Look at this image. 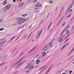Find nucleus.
I'll return each instance as SVG.
<instances>
[{
  "label": "nucleus",
  "instance_id": "obj_63",
  "mask_svg": "<svg viewBox=\"0 0 74 74\" xmlns=\"http://www.w3.org/2000/svg\"><path fill=\"white\" fill-rule=\"evenodd\" d=\"M18 66L17 65V66L15 67V68L16 69H17V68H18Z\"/></svg>",
  "mask_w": 74,
  "mask_h": 74
},
{
  "label": "nucleus",
  "instance_id": "obj_33",
  "mask_svg": "<svg viewBox=\"0 0 74 74\" xmlns=\"http://www.w3.org/2000/svg\"><path fill=\"white\" fill-rule=\"evenodd\" d=\"M74 57V56H71V57L69 59V60H70V59H72V58H73Z\"/></svg>",
  "mask_w": 74,
  "mask_h": 74
},
{
  "label": "nucleus",
  "instance_id": "obj_43",
  "mask_svg": "<svg viewBox=\"0 0 74 74\" xmlns=\"http://www.w3.org/2000/svg\"><path fill=\"white\" fill-rule=\"evenodd\" d=\"M71 73H72V71H69V73L70 74H71Z\"/></svg>",
  "mask_w": 74,
  "mask_h": 74
},
{
  "label": "nucleus",
  "instance_id": "obj_37",
  "mask_svg": "<svg viewBox=\"0 0 74 74\" xmlns=\"http://www.w3.org/2000/svg\"><path fill=\"white\" fill-rule=\"evenodd\" d=\"M24 52H22L20 55H19V57H20V56H21L22 55H23V54L24 53Z\"/></svg>",
  "mask_w": 74,
  "mask_h": 74
},
{
  "label": "nucleus",
  "instance_id": "obj_47",
  "mask_svg": "<svg viewBox=\"0 0 74 74\" xmlns=\"http://www.w3.org/2000/svg\"><path fill=\"white\" fill-rule=\"evenodd\" d=\"M69 10H70V9H68V10H67V12H66V13H67H67H68V11H69Z\"/></svg>",
  "mask_w": 74,
  "mask_h": 74
},
{
  "label": "nucleus",
  "instance_id": "obj_11",
  "mask_svg": "<svg viewBox=\"0 0 74 74\" xmlns=\"http://www.w3.org/2000/svg\"><path fill=\"white\" fill-rule=\"evenodd\" d=\"M36 48V47H35L34 48H33L29 52H28V53H31V52H33L35 49Z\"/></svg>",
  "mask_w": 74,
  "mask_h": 74
},
{
  "label": "nucleus",
  "instance_id": "obj_35",
  "mask_svg": "<svg viewBox=\"0 0 74 74\" xmlns=\"http://www.w3.org/2000/svg\"><path fill=\"white\" fill-rule=\"evenodd\" d=\"M5 63H2L0 64V66H3V64H5Z\"/></svg>",
  "mask_w": 74,
  "mask_h": 74
},
{
  "label": "nucleus",
  "instance_id": "obj_41",
  "mask_svg": "<svg viewBox=\"0 0 74 74\" xmlns=\"http://www.w3.org/2000/svg\"><path fill=\"white\" fill-rule=\"evenodd\" d=\"M74 50V47H73V48L72 49L71 51L73 52V51Z\"/></svg>",
  "mask_w": 74,
  "mask_h": 74
},
{
  "label": "nucleus",
  "instance_id": "obj_56",
  "mask_svg": "<svg viewBox=\"0 0 74 74\" xmlns=\"http://www.w3.org/2000/svg\"><path fill=\"white\" fill-rule=\"evenodd\" d=\"M31 1V0H29L27 1V3H29V2Z\"/></svg>",
  "mask_w": 74,
  "mask_h": 74
},
{
  "label": "nucleus",
  "instance_id": "obj_30",
  "mask_svg": "<svg viewBox=\"0 0 74 74\" xmlns=\"http://www.w3.org/2000/svg\"><path fill=\"white\" fill-rule=\"evenodd\" d=\"M49 2L50 4H53V2L52 1H49Z\"/></svg>",
  "mask_w": 74,
  "mask_h": 74
},
{
  "label": "nucleus",
  "instance_id": "obj_20",
  "mask_svg": "<svg viewBox=\"0 0 74 74\" xmlns=\"http://www.w3.org/2000/svg\"><path fill=\"white\" fill-rule=\"evenodd\" d=\"M7 1H4L3 2V5H5L7 4Z\"/></svg>",
  "mask_w": 74,
  "mask_h": 74
},
{
  "label": "nucleus",
  "instance_id": "obj_5",
  "mask_svg": "<svg viewBox=\"0 0 74 74\" xmlns=\"http://www.w3.org/2000/svg\"><path fill=\"white\" fill-rule=\"evenodd\" d=\"M65 31H66V29H64L62 31V32L60 36H61V37L64 38V37H65V34H64L63 35V33H64V32H65Z\"/></svg>",
  "mask_w": 74,
  "mask_h": 74
},
{
  "label": "nucleus",
  "instance_id": "obj_21",
  "mask_svg": "<svg viewBox=\"0 0 74 74\" xmlns=\"http://www.w3.org/2000/svg\"><path fill=\"white\" fill-rule=\"evenodd\" d=\"M36 6H37L38 7H41V6H42V5L41 3H38L36 5Z\"/></svg>",
  "mask_w": 74,
  "mask_h": 74
},
{
  "label": "nucleus",
  "instance_id": "obj_62",
  "mask_svg": "<svg viewBox=\"0 0 74 74\" xmlns=\"http://www.w3.org/2000/svg\"><path fill=\"white\" fill-rule=\"evenodd\" d=\"M74 29V27H72V30H73V29Z\"/></svg>",
  "mask_w": 74,
  "mask_h": 74
},
{
  "label": "nucleus",
  "instance_id": "obj_8",
  "mask_svg": "<svg viewBox=\"0 0 74 74\" xmlns=\"http://www.w3.org/2000/svg\"><path fill=\"white\" fill-rule=\"evenodd\" d=\"M23 5H24V3H21L19 4L18 6L20 8H22V7H23Z\"/></svg>",
  "mask_w": 74,
  "mask_h": 74
},
{
  "label": "nucleus",
  "instance_id": "obj_18",
  "mask_svg": "<svg viewBox=\"0 0 74 74\" xmlns=\"http://www.w3.org/2000/svg\"><path fill=\"white\" fill-rule=\"evenodd\" d=\"M28 35H27V34L25 35L23 37V40H25L26 37L28 36Z\"/></svg>",
  "mask_w": 74,
  "mask_h": 74
},
{
  "label": "nucleus",
  "instance_id": "obj_15",
  "mask_svg": "<svg viewBox=\"0 0 74 74\" xmlns=\"http://www.w3.org/2000/svg\"><path fill=\"white\" fill-rule=\"evenodd\" d=\"M62 41H63V38H60L58 40V42H61Z\"/></svg>",
  "mask_w": 74,
  "mask_h": 74
},
{
  "label": "nucleus",
  "instance_id": "obj_57",
  "mask_svg": "<svg viewBox=\"0 0 74 74\" xmlns=\"http://www.w3.org/2000/svg\"><path fill=\"white\" fill-rule=\"evenodd\" d=\"M2 21H3V19H0V22H1Z\"/></svg>",
  "mask_w": 74,
  "mask_h": 74
},
{
  "label": "nucleus",
  "instance_id": "obj_31",
  "mask_svg": "<svg viewBox=\"0 0 74 74\" xmlns=\"http://www.w3.org/2000/svg\"><path fill=\"white\" fill-rule=\"evenodd\" d=\"M61 71H62V70L58 71L56 73V74H59V73H60V72H61Z\"/></svg>",
  "mask_w": 74,
  "mask_h": 74
},
{
  "label": "nucleus",
  "instance_id": "obj_24",
  "mask_svg": "<svg viewBox=\"0 0 74 74\" xmlns=\"http://www.w3.org/2000/svg\"><path fill=\"white\" fill-rule=\"evenodd\" d=\"M25 56H23L22 58L18 61L19 62H21V61L23 60V58H25Z\"/></svg>",
  "mask_w": 74,
  "mask_h": 74
},
{
  "label": "nucleus",
  "instance_id": "obj_16",
  "mask_svg": "<svg viewBox=\"0 0 74 74\" xmlns=\"http://www.w3.org/2000/svg\"><path fill=\"white\" fill-rule=\"evenodd\" d=\"M20 62H19V61H18V62H16L15 63L13 64L12 65V67H14V66H15V65H16V64H18Z\"/></svg>",
  "mask_w": 74,
  "mask_h": 74
},
{
  "label": "nucleus",
  "instance_id": "obj_32",
  "mask_svg": "<svg viewBox=\"0 0 74 74\" xmlns=\"http://www.w3.org/2000/svg\"><path fill=\"white\" fill-rule=\"evenodd\" d=\"M5 38H2L0 39V41H3V40H5Z\"/></svg>",
  "mask_w": 74,
  "mask_h": 74
},
{
  "label": "nucleus",
  "instance_id": "obj_29",
  "mask_svg": "<svg viewBox=\"0 0 74 74\" xmlns=\"http://www.w3.org/2000/svg\"><path fill=\"white\" fill-rule=\"evenodd\" d=\"M25 62H26L25 60H24L22 61L21 63H20L21 64H23V63H25Z\"/></svg>",
  "mask_w": 74,
  "mask_h": 74
},
{
  "label": "nucleus",
  "instance_id": "obj_12",
  "mask_svg": "<svg viewBox=\"0 0 74 74\" xmlns=\"http://www.w3.org/2000/svg\"><path fill=\"white\" fill-rule=\"evenodd\" d=\"M69 44H70V42H69L68 43H66V44H65L63 47L61 49V51H62V50L63 49H64V48H65V47H66V46H67V45H69Z\"/></svg>",
  "mask_w": 74,
  "mask_h": 74
},
{
  "label": "nucleus",
  "instance_id": "obj_61",
  "mask_svg": "<svg viewBox=\"0 0 74 74\" xmlns=\"http://www.w3.org/2000/svg\"><path fill=\"white\" fill-rule=\"evenodd\" d=\"M18 71H17L15 72L14 73V74H16V73H18Z\"/></svg>",
  "mask_w": 74,
  "mask_h": 74
},
{
  "label": "nucleus",
  "instance_id": "obj_55",
  "mask_svg": "<svg viewBox=\"0 0 74 74\" xmlns=\"http://www.w3.org/2000/svg\"><path fill=\"white\" fill-rule=\"evenodd\" d=\"M32 26V25H30L29 27V28H30Z\"/></svg>",
  "mask_w": 74,
  "mask_h": 74
},
{
  "label": "nucleus",
  "instance_id": "obj_27",
  "mask_svg": "<svg viewBox=\"0 0 74 74\" xmlns=\"http://www.w3.org/2000/svg\"><path fill=\"white\" fill-rule=\"evenodd\" d=\"M35 13L36 14H40V11L37 10L35 12Z\"/></svg>",
  "mask_w": 74,
  "mask_h": 74
},
{
  "label": "nucleus",
  "instance_id": "obj_45",
  "mask_svg": "<svg viewBox=\"0 0 74 74\" xmlns=\"http://www.w3.org/2000/svg\"><path fill=\"white\" fill-rule=\"evenodd\" d=\"M70 35H71V34H69L66 37H69L70 36Z\"/></svg>",
  "mask_w": 74,
  "mask_h": 74
},
{
  "label": "nucleus",
  "instance_id": "obj_26",
  "mask_svg": "<svg viewBox=\"0 0 74 74\" xmlns=\"http://www.w3.org/2000/svg\"><path fill=\"white\" fill-rule=\"evenodd\" d=\"M16 36H15L13 37V38H12L10 40V41H12V40H14V39L16 37Z\"/></svg>",
  "mask_w": 74,
  "mask_h": 74
},
{
  "label": "nucleus",
  "instance_id": "obj_39",
  "mask_svg": "<svg viewBox=\"0 0 74 74\" xmlns=\"http://www.w3.org/2000/svg\"><path fill=\"white\" fill-rule=\"evenodd\" d=\"M71 15V14H69L67 17H66V18H69V17H70Z\"/></svg>",
  "mask_w": 74,
  "mask_h": 74
},
{
  "label": "nucleus",
  "instance_id": "obj_9",
  "mask_svg": "<svg viewBox=\"0 0 74 74\" xmlns=\"http://www.w3.org/2000/svg\"><path fill=\"white\" fill-rule=\"evenodd\" d=\"M34 68V66H30L28 68V71H30L31 70H32V69H33Z\"/></svg>",
  "mask_w": 74,
  "mask_h": 74
},
{
  "label": "nucleus",
  "instance_id": "obj_48",
  "mask_svg": "<svg viewBox=\"0 0 74 74\" xmlns=\"http://www.w3.org/2000/svg\"><path fill=\"white\" fill-rule=\"evenodd\" d=\"M31 34H32V33H31L29 35V36L27 37V39H28L30 37V36L31 35Z\"/></svg>",
  "mask_w": 74,
  "mask_h": 74
},
{
  "label": "nucleus",
  "instance_id": "obj_54",
  "mask_svg": "<svg viewBox=\"0 0 74 74\" xmlns=\"http://www.w3.org/2000/svg\"><path fill=\"white\" fill-rule=\"evenodd\" d=\"M38 55H39V54H38V55H36V56H35V57H36V58L38 56Z\"/></svg>",
  "mask_w": 74,
  "mask_h": 74
},
{
  "label": "nucleus",
  "instance_id": "obj_44",
  "mask_svg": "<svg viewBox=\"0 0 74 74\" xmlns=\"http://www.w3.org/2000/svg\"><path fill=\"white\" fill-rule=\"evenodd\" d=\"M68 27H68V26H67L64 29V30H65V29L66 30H67V29L68 28Z\"/></svg>",
  "mask_w": 74,
  "mask_h": 74
},
{
  "label": "nucleus",
  "instance_id": "obj_42",
  "mask_svg": "<svg viewBox=\"0 0 74 74\" xmlns=\"http://www.w3.org/2000/svg\"><path fill=\"white\" fill-rule=\"evenodd\" d=\"M50 27H50V26H49L47 28V31L49 30V28H50Z\"/></svg>",
  "mask_w": 74,
  "mask_h": 74
},
{
  "label": "nucleus",
  "instance_id": "obj_10",
  "mask_svg": "<svg viewBox=\"0 0 74 74\" xmlns=\"http://www.w3.org/2000/svg\"><path fill=\"white\" fill-rule=\"evenodd\" d=\"M63 18V17H62L61 18L60 20H59V21L57 23V26H58V25H59V24H60V22H61V21H62V19Z\"/></svg>",
  "mask_w": 74,
  "mask_h": 74
},
{
  "label": "nucleus",
  "instance_id": "obj_22",
  "mask_svg": "<svg viewBox=\"0 0 74 74\" xmlns=\"http://www.w3.org/2000/svg\"><path fill=\"white\" fill-rule=\"evenodd\" d=\"M49 46H50V47H51H51H52L53 45L52 42H49Z\"/></svg>",
  "mask_w": 74,
  "mask_h": 74
},
{
  "label": "nucleus",
  "instance_id": "obj_25",
  "mask_svg": "<svg viewBox=\"0 0 74 74\" xmlns=\"http://www.w3.org/2000/svg\"><path fill=\"white\" fill-rule=\"evenodd\" d=\"M38 6H36L35 7V8H34V9L35 10H38Z\"/></svg>",
  "mask_w": 74,
  "mask_h": 74
},
{
  "label": "nucleus",
  "instance_id": "obj_40",
  "mask_svg": "<svg viewBox=\"0 0 74 74\" xmlns=\"http://www.w3.org/2000/svg\"><path fill=\"white\" fill-rule=\"evenodd\" d=\"M52 22H51V23H50L49 26H50V27H51V25H52Z\"/></svg>",
  "mask_w": 74,
  "mask_h": 74
},
{
  "label": "nucleus",
  "instance_id": "obj_19",
  "mask_svg": "<svg viewBox=\"0 0 74 74\" xmlns=\"http://www.w3.org/2000/svg\"><path fill=\"white\" fill-rule=\"evenodd\" d=\"M40 62V60L38 59H37L36 61V64H39Z\"/></svg>",
  "mask_w": 74,
  "mask_h": 74
},
{
  "label": "nucleus",
  "instance_id": "obj_3",
  "mask_svg": "<svg viewBox=\"0 0 74 74\" xmlns=\"http://www.w3.org/2000/svg\"><path fill=\"white\" fill-rule=\"evenodd\" d=\"M11 7V5L10 4H8L7 6L5 8V10H8V9L10 8Z\"/></svg>",
  "mask_w": 74,
  "mask_h": 74
},
{
  "label": "nucleus",
  "instance_id": "obj_52",
  "mask_svg": "<svg viewBox=\"0 0 74 74\" xmlns=\"http://www.w3.org/2000/svg\"><path fill=\"white\" fill-rule=\"evenodd\" d=\"M4 29V28H2L0 29V31H1V30H3Z\"/></svg>",
  "mask_w": 74,
  "mask_h": 74
},
{
  "label": "nucleus",
  "instance_id": "obj_28",
  "mask_svg": "<svg viewBox=\"0 0 74 74\" xmlns=\"http://www.w3.org/2000/svg\"><path fill=\"white\" fill-rule=\"evenodd\" d=\"M66 34H69L70 32H69V30H67L66 31Z\"/></svg>",
  "mask_w": 74,
  "mask_h": 74
},
{
  "label": "nucleus",
  "instance_id": "obj_64",
  "mask_svg": "<svg viewBox=\"0 0 74 74\" xmlns=\"http://www.w3.org/2000/svg\"><path fill=\"white\" fill-rule=\"evenodd\" d=\"M74 18L73 17L72 18L71 20L72 21V20H74Z\"/></svg>",
  "mask_w": 74,
  "mask_h": 74
},
{
  "label": "nucleus",
  "instance_id": "obj_23",
  "mask_svg": "<svg viewBox=\"0 0 74 74\" xmlns=\"http://www.w3.org/2000/svg\"><path fill=\"white\" fill-rule=\"evenodd\" d=\"M47 66H46L45 67L43 68L41 70V72H42V71H44V70H45V69H46V68H47Z\"/></svg>",
  "mask_w": 74,
  "mask_h": 74
},
{
  "label": "nucleus",
  "instance_id": "obj_59",
  "mask_svg": "<svg viewBox=\"0 0 74 74\" xmlns=\"http://www.w3.org/2000/svg\"><path fill=\"white\" fill-rule=\"evenodd\" d=\"M57 10H58V8L56 7V11H57Z\"/></svg>",
  "mask_w": 74,
  "mask_h": 74
},
{
  "label": "nucleus",
  "instance_id": "obj_13",
  "mask_svg": "<svg viewBox=\"0 0 74 74\" xmlns=\"http://www.w3.org/2000/svg\"><path fill=\"white\" fill-rule=\"evenodd\" d=\"M73 3H72L71 4V5L69 6L68 9L69 10V9H70L71 7L73 6V3H74V0H72Z\"/></svg>",
  "mask_w": 74,
  "mask_h": 74
},
{
  "label": "nucleus",
  "instance_id": "obj_50",
  "mask_svg": "<svg viewBox=\"0 0 74 74\" xmlns=\"http://www.w3.org/2000/svg\"><path fill=\"white\" fill-rule=\"evenodd\" d=\"M26 15H27V14H23L22 15V16H25Z\"/></svg>",
  "mask_w": 74,
  "mask_h": 74
},
{
  "label": "nucleus",
  "instance_id": "obj_7",
  "mask_svg": "<svg viewBox=\"0 0 74 74\" xmlns=\"http://www.w3.org/2000/svg\"><path fill=\"white\" fill-rule=\"evenodd\" d=\"M52 66H53V64H52L51 65V66H50L49 68V69L48 71L46 72L45 74H48V73H49V71H50V70H51V69L52 68Z\"/></svg>",
  "mask_w": 74,
  "mask_h": 74
},
{
  "label": "nucleus",
  "instance_id": "obj_6",
  "mask_svg": "<svg viewBox=\"0 0 74 74\" xmlns=\"http://www.w3.org/2000/svg\"><path fill=\"white\" fill-rule=\"evenodd\" d=\"M42 30H41L40 32V31H39L38 32V36H37L36 37V38H38V37H39L41 35V33H42Z\"/></svg>",
  "mask_w": 74,
  "mask_h": 74
},
{
  "label": "nucleus",
  "instance_id": "obj_53",
  "mask_svg": "<svg viewBox=\"0 0 74 74\" xmlns=\"http://www.w3.org/2000/svg\"><path fill=\"white\" fill-rule=\"evenodd\" d=\"M55 38H54L53 40H52V41H53H53H55Z\"/></svg>",
  "mask_w": 74,
  "mask_h": 74
},
{
  "label": "nucleus",
  "instance_id": "obj_38",
  "mask_svg": "<svg viewBox=\"0 0 74 74\" xmlns=\"http://www.w3.org/2000/svg\"><path fill=\"white\" fill-rule=\"evenodd\" d=\"M21 64H22L21 63H20L19 64H18L17 65L18 67H19V66H21Z\"/></svg>",
  "mask_w": 74,
  "mask_h": 74
},
{
  "label": "nucleus",
  "instance_id": "obj_36",
  "mask_svg": "<svg viewBox=\"0 0 74 74\" xmlns=\"http://www.w3.org/2000/svg\"><path fill=\"white\" fill-rule=\"evenodd\" d=\"M72 52H73L72 51H71L68 54V56H69L70 54H71Z\"/></svg>",
  "mask_w": 74,
  "mask_h": 74
},
{
  "label": "nucleus",
  "instance_id": "obj_1",
  "mask_svg": "<svg viewBox=\"0 0 74 74\" xmlns=\"http://www.w3.org/2000/svg\"><path fill=\"white\" fill-rule=\"evenodd\" d=\"M26 21V19L22 18H17V24H20L23 23Z\"/></svg>",
  "mask_w": 74,
  "mask_h": 74
},
{
  "label": "nucleus",
  "instance_id": "obj_58",
  "mask_svg": "<svg viewBox=\"0 0 74 74\" xmlns=\"http://www.w3.org/2000/svg\"><path fill=\"white\" fill-rule=\"evenodd\" d=\"M13 1L14 3H15L16 2V0H13Z\"/></svg>",
  "mask_w": 74,
  "mask_h": 74
},
{
  "label": "nucleus",
  "instance_id": "obj_2",
  "mask_svg": "<svg viewBox=\"0 0 74 74\" xmlns=\"http://www.w3.org/2000/svg\"><path fill=\"white\" fill-rule=\"evenodd\" d=\"M34 64V60H33L32 61L30 62V63H27L28 66H27L25 68V69H26L29 66H31V65H33Z\"/></svg>",
  "mask_w": 74,
  "mask_h": 74
},
{
  "label": "nucleus",
  "instance_id": "obj_46",
  "mask_svg": "<svg viewBox=\"0 0 74 74\" xmlns=\"http://www.w3.org/2000/svg\"><path fill=\"white\" fill-rule=\"evenodd\" d=\"M37 1V0H34V3H36Z\"/></svg>",
  "mask_w": 74,
  "mask_h": 74
},
{
  "label": "nucleus",
  "instance_id": "obj_4",
  "mask_svg": "<svg viewBox=\"0 0 74 74\" xmlns=\"http://www.w3.org/2000/svg\"><path fill=\"white\" fill-rule=\"evenodd\" d=\"M48 49V45L46 44L45 47H43L42 49L43 51L45 52V51H46Z\"/></svg>",
  "mask_w": 74,
  "mask_h": 74
},
{
  "label": "nucleus",
  "instance_id": "obj_60",
  "mask_svg": "<svg viewBox=\"0 0 74 74\" xmlns=\"http://www.w3.org/2000/svg\"><path fill=\"white\" fill-rule=\"evenodd\" d=\"M7 55L5 56L4 57V58H6V57H7Z\"/></svg>",
  "mask_w": 74,
  "mask_h": 74
},
{
  "label": "nucleus",
  "instance_id": "obj_14",
  "mask_svg": "<svg viewBox=\"0 0 74 74\" xmlns=\"http://www.w3.org/2000/svg\"><path fill=\"white\" fill-rule=\"evenodd\" d=\"M6 42V41L5 40L4 41H3V42H0V47H2L3 45L2 44H4V43L5 42Z\"/></svg>",
  "mask_w": 74,
  "mask_h": 74
},
{
  "label": "nucleus",
  "instance_id": "obj_34",
  "mask_svg": "<svg viewBox=\"0 0 74 74\" xmlns=\"http://www.w3.org/2000/svg\"><path fill=\"white\" fill-rule=\"evenodd\" d=\"M66 22H65L64 23H63L62 24V26H64V25H65V24H66Z\"/></svg>",
  "mask_w": 74,
  "mask_h": 74
},
{
  "label": "nucleus",
  "instance_id": "obj_49",
  "mask_svg": "<svg viewBox=\"0 0 74 74\" xmlns=\"http://www.w3.org/2000/svg\"><path fill=\"white\" fill-rule=\"evenodd\" d=\"M61 14H62V13H60L59 14V15L58 16V17H59L61 15Z\"/></svg>",
  "mask_w": 74,
  "mask_h": 74
},
{
  "label": "nucleus",
  "instance_id": "obj_51",
  "mask_svg": "<svg viewBox=\"0 0 74 74\" xmlns=\"http://www.w3.org/2000/svg\"><path fill=\"white\" fill-rule=\"evenodd\" d=\"M63 10H64V8H62L61 10V12H62L63 11Z\"/></svg>",
  "mask_w": 74,
  "mask_h": 74
},
{
  "label": "nucleus",
  "instance_id": "obj_17",
  "mask_svg": "<svg viewBox=\"0 0 74 74\" xmlns=\"http://www.w3.org/2000/svg\"><path fill=\"white\" fill-rule=\"evenodd\" d=\"M42 57H44L46 55V52H43L42 53Z\"/></svg>",
  "mask_w": 74,
  "mask_h": 74
}]
</instances>
